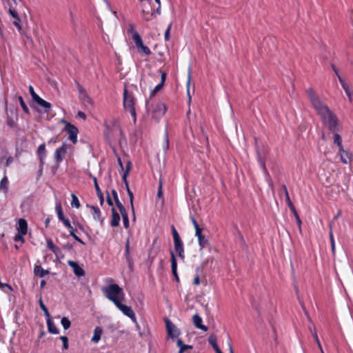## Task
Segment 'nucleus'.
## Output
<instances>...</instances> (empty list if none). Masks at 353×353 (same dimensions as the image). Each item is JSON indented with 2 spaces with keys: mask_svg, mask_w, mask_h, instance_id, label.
<instances>
[{
  "mask_svg": "<svg viewBox=\"0 0 353 353\" xmlns=\"http://www.w3.org/2000/svg\"><path fill=\"white\" fill-rule=\"evenodd\" d=\"M107 299L117 304L123 302L125 298V294L123 289L116 283L110 284L103 289Z\"/></svg>",
  "mask_w": 353,
  "mask_h": 353,
  "instance_id": "nucleus-1",
  "label": "nucleus"
},
{
  "mask_svg": "<svg viewBox=\"0 0 353 353\" xmlns=\"http://www.w3.org/2000/svg\"><path fill=\"white\" fill-rule=\"evenodd\" d=\"M306 92L312 106L317 111L321 117L330 111L328 107L320 100L312 88H308Z\"/></svg>",
  "mask_w": 353,
  "mask_h": 353,
  "instance_id": "nucleus-2",
  "label": "nucleus"
},
{
  "mask_svg": "<svg viewBox=\"0 0 353 353\" xmlns=\"http://www.w3.org/2000/svg\"><path fill=\"white\" fill-rule=\"evenodd\" d=\"M145 105L147 110L151 113L152 118L155 119L162 117L166 112L165 105L161 102L150 103L148 101Z\"/></svg>",
  "mask_w": 353,
  "mask_h": 353,
  "instance_id": "nucleus-3",
  "label": "nucleus"
},
{
  "mask_svg": "<svg viewBox=\"0 0 353 353\" xmlns=\"http://www.w3.org/2000/svg\"><path fill=\"white\" fill-rule=\"evenodd\" d=\"M123 106L124 108L129 111L131 116L133 117L134 121H136L137 114L135 110V98L134 96L128 93L126 88H125L123 92Z\"/></svg>",
  "mask_w": 353,
  "mask_h": 353,
  "instance_id": "nucleus-4",
  "label": "nucleus"
},
{
  "mask_svg": "<svg viewBox=\"0 0 353 353\" xmlns=\"http://www.w3.org/2000/svg\"><path fill=\"white\" fill-rule=\"evenodd\" d=\"M321 119L324 125L332 132L339 131V123L337 117L331 112L322 116Z\"/></svg>",
  "mask_w": 353,
  "mask_h": 353,
  "instance_id": "nucleus-5",
  "label": "nucleus"
},
{
  "mask_svg": "<svg viewBox=\"0 0 353 353\" xmlns=\"http://www.w3.org/2000/svg\"><path fill=\"white\" fill-rule=\"evenodd\" d=\"M60 122L65 125L63 130L68 133L69 140L75 144L77 142V134L79 132L78 128L70 123L66 121L65 119H61Z\"/></svg>",
  "mask_w": 353,
  "mask_h": 353,
  "instance_id": "nucleus-6",
  "label": "nucleus"
},
{
  "mask_svg": "<svg viewBox=\"0 0 353 353\" xmlns=\"http://www.w3.org/2000/svg\"><path fill=\"white\" fill-rule=\"evenodd\" d=\"M214 259L212 257L208 258L205 260L201 265V267H198L196 268V274L194 279L193 284L195 285H198L200 284V276L199 273L202 271L203 269H205L210 266V268L212 271H214V268L212 267V264L214 262Z\"/></svg>",
  "mask_w": 353,
  "mask_h": 353,
  "instance_id": "nucleus-7",
  "label": "nucleus"
},
{
  "mask_svg": "<svg viewBox=\"0 0 353 353\" xmlns=\"http://www.w3.org/2000/svg\"><path fill=\"white\" fill-rule=\"evenodd\" d=\"M165 322L168 336L172 339L177 338L180 334L179 330L170 319H165Z\"/></svg>",
  "mask_w": 353,
  "mask_h": 353,
  "instance_id": "nucleus-8",
  "label": "nucleus"
},
{
  "mask_svg": "<svg viewBox=\"0 0 353 353\" xmlns=\"http://www.w3.org/2000/svg\"><path fill=\"white\" fill-rule=\"evenodd\" d=\"M115 305L123 312V314L128 316L134 322H137V318L135 314L131 307L125 305L122 302H119Z\"/></svg>",
  "mask_w": 353,
  "mask_h": 353,
  "instance_id": "nucleus-9",
  "label": "nucleus"
},
{
  "mask_svg": "<svg viewBox=\"0 0 353 353\" xmlns=\"http://www.w3.org/2000/svg\"><path fill=\"white\" fill-rule=\"evenodd\" d=\"M66 153L67 145L65 143H63L61 147L56 149L54 151V157L57 165H59L63 160Z\"/></svg>",
  "mask_w": 353,
  "mask_h": 353,
  "instance_id": "nucleus-10",
  "label": "nucleus"
},
{
  "mask_svg": "<svg viewBox=\"0 0 353 353\" xmlns=\"http://www.w3.org/2000/svg\"><path fill=\"white\" fill-rule=\"evenodd\" d=\"M339 154L340 155L341 162L344 164L350 162L353 158L352 153L348 150H344L343 148L339 150Z\"/></svg>",
  "mask_w": 353,
  "mask_h": 353,
  "instance_id": "nucleus-11",
  "label": "nucleus"
},
{
  "mask_svg": "<svg viewBox=\"0 0 353 353\" xmlns=\"http://www.w3.org/2000/svg\"><path fill=\"white\" fill-rule=\"evenodd\" d=\"M79 99L84 105H92V101L90 97L88 95L85 90L81 86L78 87Z\"/></svg>",
  "mask_w": 353,
  "mask_h": 353,
  "instance_id": "nucleus-12",
  "label": "nucleus"
},
{
  "mask_svg": "<svg viewBox=\"0 0 353 353\" xmlns=\"http://www.w3.org/2000/svg\"><path fill=\"white\" fill-rule=\"evenodd\" d=\"M68 264L72 268L73 272L77 276L81 277L85 275V273L84 270L75 261H68Z\"/></svg>",
  "mask_w": 353,
  "mask_h": 353,
  "instance_id": "nucleus-13",
  "label": "nucleus"
},
{
  "mask_svg": "<svg viewBox=\"0 0 353 353\" xmlns=\"http://www.w3.org/2000/svg\"><path fill=\"white\" fill-rule=\"evenodd\" d=\"M159 72L161 74V82L152 90L150 96L154 95L157 92H158L163 88L165 83L167 73L161 70H159Z\"/></svg>",
  "mask_w": 353,
  "mask_h": 353,
  "instance_id": "nucleus-14",
  "label": "nucleus"
},
{
  "mask_svg": "<svg viewBox=\"0 0 353 353\" xmlns=\"http://www.w3.org/2000/svg\"><path fill=\"white\" fill-rule=\"evenodd\" d=\"M174 246L175 251L178 253L179 256L181 259H184V250H183V243L181 239L174 241Z\"/></svg>",
  "mask_w": 353,
  "mask_h": 353,
  "instance_id": "nucleus-15",
  "label": "nucleus"
},
{
  "mask_svg": "<svg viewBox=\"0 0 353 353\" xmlns=\"http://www.w3.org/2000/svg\"><path fill=\"white\" fill-rule=\"evenodd\" d=\"M281 189H282V190H283V193L285 194V201L287 202V204H288V207L290 208V210L292 211V212L293 214H296L295 207H294V205H293L292 202L290 200V198L289 193H288V191L286 185H282Z\"/></svg>",
  "mask_w": 353,
  "mask_h": 353,
  "instance_id": "nucleus-16",
  "label": "nucleus"
},
{
  "mask_svg": "<svg viewBox=\"0 0 353 353\" xmlns=\"http://www.w3.org/2000/svg\"><path fill=\"white\" fill-rule=\"evenodd\" d=\"M192 322L196 328L203 331H207V326L202 324V319L198 314H196L192 316Z\"/></svg>",
  "mask_w": 353,
  "mask_h": 353,
  "instance_id": "nucleus-17",
  "label": "nucleus"
},
{
  "mask_svg": "<svg viewBox=\"0 0 353 353\" xmlns=\"http://www.w3.org/2000/svg\"><path fill=\"white\" fill-rule=\"evenodd\" d=\"M37 154L39 158V162L41 163V167L44 164V159L46 156V145L45 143L41 144L37 149Z\"/></svg>",
  "mask_w": 353,
  "mask_h": 353,
  "instance_id": "nucleus-18",
  "label": "nucleus"
},
{
  "mask_svg": "<svg viewBox=\"0 0 353 353\" xmlns=\"http://www.w3.org/2000/svg\"><path fill=\"white\" fill-rule=\"evenodd\" d=\"M170 256H171V268H172V272L173 276H174L175 279L178 281H179V276L177 274V263L176 259L175 257V255L173 252H170Z\"/></svg>",
  "mask_w": 353,
  "mask_h": 353,
  "instance_id": "nucleus-19",
  "label": "nucleus"
},
{
  "mask_svg": "<svg viewBox=\"0 0 353 353\" xmlns=\"http://www.w3.org/2000/svg\"><path fill=\"white\" fill-rule=\"evenodd\" d=\"M17 229L18 232H20L22 234H26L28 232V223L26 220L24 219H19Z\"/></svg>",
  "mask_w": 353,
  "mask_h": 353,
  "instance_id": "nucleus-20",
  "label": "nucleus"
},
{
  "mask_svg": "<svg viewBox=\"0 0 353 353\" xmlns=\"http://www.w3.org/2000/svg\"><path fill=\"white\" fill-rule=\"evenodd\" d=\"M339 82L343 88L346 95L347 96L348 100L350 102L352 101V92H351L349 85L345 82V81L341 78L339 77Z\"/></svg>",
  "mask_w": 353,
  "mask_h": 353,
  "instance_id": "nucleus-21",
  "label": "nucleus"
},
{
  "mask_svg": "<svg viewBox=\"0 0 353 353\" xmlns=\"http://www.w3.org/2000/svg\"><path fill=\"white\" fill-rule=\"evenodd\" d=\"M120 222V216L119 213L117 212L116 210L112 207V220L110 221V225L112 227H117L119 225Z\"/></svg>",
  "mask_w": 353,
  "mask_h": 353,
  "instance_id": "nucleus-22",
  "label": "nucleus"
},
{
  "mask_svg": "<svg viewBox=\"0 0 353 353\" xmlns=\"http://www.w3.org/2000/svg\"><path fill=\"white\" fill-rule=\"evenodd\" d=\"M35 102L43 108L44 112L46 113H49L50 112L51 104L49 102L45 101L41 97H39V99H37V100Z\"/></svg>",
  "mask_w": 353,
  "mask_h": 353,
  "instance_id": "nucleus-23",
  "label": "nucleus"
},
{
  "mask_svg": "<svg viewBox=\"0 0 353 353\" xmlns=\"http://www.w3.org/2000/svg\"><path fill=\"white\" fill-rule=\"evenodd\" d=\"M91 177L93 179V181H94V188H95V190H96V192H97V194L100 200V204L101 205H102L103 204V202H104V199H103V194L99 188V185L98 184V182H97V179L95 176H93L91 175Z\"/></svg>",
  "mask_w": 353,
  "mask_h": 353,
  "instance_id": "nucleus-24",
  "label": "nucleus"
},
{
  "mask_svg": "<svg viewBox=\"0 0 353 353\" xmlns=\"http://www.w3.org/2000/svg\"><path fill=\"white\" fill-rule=\"evenodd\" d=\"M102 333V328L100 327H96L95 329L94 330V334L91 339V341L94 343H97L101 339Z\"/></svg>",
  "mask_w": 353,
  "mask_h": 353,
  "instance_id": "nucleus-25",
  "label": "nucleus"
},
{
  "mask_svg": "<svg viewBox=\"0 0 353 353\" xmlns=\"http://www.w3.org/2000/svg\"><path fill=\"white\" fill-rule=\"evenodd\" d=\"M34 273L36 276L42 278L50 273L49 270H44L41 265H35Z\"/></svg>",
  "mask_w": 353,
  "mask_h": 353,
  "instance_id": "nucleus-26",
  "label": "nucleus"
},
{
  "mask_svg": "<svg viewBox=\"0 0 353 353\" xmlns=\"http://www.w3.org/2000/svg\"><path fill=\"white\" fill-rule=\"evenodd\" d=\"M141 13L143 15V18L145 21H149L150 20L151 17H156L155 12H152L148 7H143L141 10Z\"/></svg>",
  "mask_w": 353,
  "mask_h": 353,
  "instance_id": "nucleus-27",
  "label": "nucleus"
},
{
  "mask_svg": "<svg viewBox=\"0 0 353 353\" xmlns=\"http://www.w3.org/2000/svg\"><path fill=\"white\" fill-rule=\"evenodd\" d=\"M90 208L93 219L97 221H101L102 223L103 220L101 219V212L100 209L98 207L94 205L90 206Z\"/></svg>",
  "mask_w": 353,
  "mask_h": 353,
  "instance_id": "nucleus-28",
  "label": "nucleus"
},
{
  "mask_svg": "<svg viewBox=\"0 0 353 353\" xmlns=\"http://www.w3.org/2000/svg\"><path fill=\"white\" fill-rule=\"evenodd\" d=\"M195 235L198 238V241L201 247V249H203L208 244V240L205 238L204 235L202 234V231L199 232V234L195 233Z\"/></svg>",
  "mask_w": 353,
  "mask_h": 353,
  "instance_id": "nucleus-29",
  "label": "nucleus"
},
{
  "mask_svg": "<svg viewBox=\"0 0 353 353\" xmlns=\"http://www.w3.org/2000/svg\"><path fill=\"white\" fill-rule=\"evenodd\" d=\"M47 326L49 332L54 334H59V331L57 328L54 323L51 320L50 317L47 319Z\"/></svg>",
  "mask_w": 353,
  "mask_h": 353,
  "instance_id": "nucleus-30",
  "label": "nucleus"
},
{
  "mask_svg": "<svg viewBox=\"0 0 353 353\" xmlns=\"http://www.w3.org/2000/svg\"><path fill=\"white\" fill-rule=\"evenodd\" d=\"M309 330L311 332V334H312L317 345H318V347L319 348L320 351L321 353H324L323 350V348H322V346H321V344L320 343V341L319 339V337H318V335H317V333H316V329L314 327H312V326H310L309 327Z\"/></svg>",
  "mask_w": 353,
  "mask_h": 353,
  "instance_id": "nucleus-31",
  "label": "nucleus"
},
{
  "mask_svg": "<svg viewBox=\"0 0 353 353\" xmlns=\"http://www.w3.org/2000/svg\"><path fill=\"white\" fill-rule=\"evenodd\" d=\"M332 227V221L330 222L329 224V228H330L329 236H330V243H331L332 252L333 254H335V242H334V239Z\"/></svg>",
  "mask_w": 353,
  "mask_h": 353,
  "instance_id": "nucleus-32",
  "label": "nucleus"
},
{
  "mask_svg": "<svg viewBox=\"0 0 353 353\" xmlns=\"http://www.w3.org/2000/svg\"><path fill=\"white\" fill-rule=\"evenodd\" d=\"M132 39L138 48L143 45L142 39L137 32H134V35H132Z\"/></svg>",
  "mask_w": 353,
  "mask_h": 353,
  "instance_id": "nucleus-33",
  "label": "nucleus"
},
{
  "mask_svg": "<svg viewBox=\"0 0 353 353\" xmlns=\"http://www.w3.org/2000/svg\"><path fill=\"white\" fill-rule=\"evenodd\" d=\"M132 39L138 48L143 45L142 39L137 32H134V35H132Z\"/></svg>",
  "mask_w": 353,
  "mask_h": 353,
  "instance_id": "nucleus-34",
  "label": "nucleus"
},
{
  "mask_svg": "<svg viewBox=\"0 0 353 353\" xmlns=\"http://www.w3.org/2000/svg\"><path fill=\"white\" fill-rule=\"evenodd\" d=\"M132 39L138 48L143 45L142 39L137 32H134V35H132Z\"/></svg>",
  "mask_w": 353,
  "mask_h": 353,
  "instance_id": "nucleus-35",
  "label": "nucleus"
},
{
  "mask_svg": "<svg viewBox=\"0 0 353 353\" xmlns=\"http://www.w3.org/2000/svg\"><path fill=\"white\" fill-rule=\"evenodd\" d=\"M132 39L138 48L143 45L142 39L137 32H134V35H132Z\"/></svg>",
  "mask_w": 353,
  "mask_h": 353,
  "instance_id": "nucleus-36",
  "label": "nucleus"
},
{
  "mask_svg": "<svg viewBox=\"0 0 353 353\" xmlns=\"http://www.w3.org/2000/svg\"><path fill=\"white\" fill-rule=\"evenodd\" d=\"M0 190H3V192L6 193L8 190V179L5 176L0 182Z\"/></svg>",
  "mask_w": 353,
  "mask_h": 353,
  "instance_id": "nucleus-37",
  "label": "nucleus"
},
{
  "mask_svg": "<svg viewBox=\"0 0 353 353\" xmlns=\"http://www.w3.org/2000/svg\"><path fill=\"white\" fill-rule=\"evenodd\" d=\"M333 133H334V144H335L338 146L339 150L341 148H343V145H342V138L340 136V134H338L336 132H333Z\"/></svg>",
  "mask_w": 353,
  "mask_h": 353,
  "instance_id": "nucleus-38",
  "label": "nucleus"
},
{
  "mask_svg": "<svg viewBox=\"0 0 353 353\" xmlns=\"http://www.w3.org/2000/svg\"><path fill=\"white\" fill-rule=\"evenodd\" d=\"M208 343L212 346L213 349L215 350L218 349L219 346L217 345V339L214 334H211L208 338Z\"/></svg>",
  "mask_w": 353,
  "mask_h": 353,
  "instance_id": "nucleus-39",
  "label": "nucleus"
},
{
  "mask_svg": "<svg viewBox=\"0 0 353 353\" xmlns=\"http://www.w3.org/2000/svg\"><path fill=\"white\" fill-rule=\"evenodd\" d=\"M257 154H258V160H259V163L260 164V166L261 168H262L263 172L265 174H268V170L265 167V160L261 156V154H259V151L257 150Z\"/></svg>",
  "mask_w": 353,
  "mask_h": 353,
  "instance_id": "nucleus-40",
  "label": "nucleus"
},
{
  "mask_svg": "<svg viewBox=\"0 0 353 353\" xmlns=\"http://www.w3.org/2000/svg\"><path fill=\"white\" fill-rule=\"evenodd\" d=\"M6 2L8 8H17L21 3V0H6Z\"/></svg>",
  "mask_w": 353,
  "mask_h": 353,
  "instance_id": "nucleus-41",
  "label": "nucleus"
},
{
  "mask_svg": "<svg viewBox=\"0 0 353 353\" xmlns=\"http://www.w3.org/2000/svg\"><path fill=\"white\" fill-rule=\"evenodd\" d=\"M55 210L58 216V218L60 221L63 220L64 218H65L63 215L62 207L61 203H57L55 206Z\"/></svg>",
  "mask_w": 353,
  "mask_h": 353,
  "instance_id": "nucleus-42",
  "label": "nucleus"
},
{
  "mask_svg": "<svg viewBox=\"0 0 353 353\" xmlns=\"http://www.w3.org/2000/svg\"><path fill=\"white\" fill-rule=\"evenodd\" d=\"M8 12L14 19L17 21H21L17 10V8H8Z\"/></svg>",
  "mask_w": 353,
  "mask_h": 353,
  "instance_id": "nucleus-43",
  "label": "nucleus"
},
{
  "mask_svg": "<svg viewBox=\"0 0 353 353\" xmlns=\"http://www.w3.org/2000/svg\"><path fill=\"white\" fill-rule=\"evenodd\" d=\"M71 197H72L71 205L72 207H75L76 208H79L81 205H80V202L79 201L78 197L74 194H72Z\"/></svg>",
  "mask_w": 353,
  "mask_h": 353,
  "instance_id": "nucleus-44",
  "label": "nucleus"
},
{
  "mask_svg": "<svg viewBox=\"0 0 353 353\" xmlns=\"http://www.w3.org/2000/svg\"><path fill=\"white\" fill-rule=\"evenodd\" d=\"M61 323L65 330H68L71 325L70 321L68 317L65 316L61 319Z\"/></svg>",
  "mask_w": 353,
  "mask_h": 353,
  "instance_id": "nucleus-45",
  "label": "nucleus"
},
{
  "mask_svg": "<svg viewBox=\"0 0 353 353\" xmlns=\"http://www.w3.org/2000/svg\"><path fill=\"white\" fill-rule=\"evenodd\" d=\"M39 305H40L41 309L43 311L45 316L47 318H50V313L48 312V308L44 305V303H43V302L41 299H40V300H39Z\"/></svg>",
  "mask_w": 353,
  "mask_h": 353,
  "instance_id": "nucleus-46",
  "label": "nucleus"
},
{
  "mask_svg": "<svg viewBox=\"0 0 353 353\" xmlns=\"http://www.w3.org/2000/svg\"><path fill=\"white\" fill-rule=\"evenodd\" d=\"M190 83H191V69L189 68L188 69V81H187L186 87H187V93H188V95L190 101V99H191L190 98Z\"/></svg>",
  "mask_w": 353,
  "mask_h": 353,
  "instance_id": "nucleus-47",
  "label": "nucleus"
},
{
  "mask_svg": "<svg viewBox=\"0 0 353 353\" xmlns=\"http://www.w3.org/2000/svg\"><path fill=\"white\" fill-rule=\"evenodd\" d=\"M19 103H20L21 107V108L23 109V110L26 113L28 114V113H29V109H28V108L27 105L26 104V103H25V101H24V100H23V97H19Z\"/></svg>",
  "mask_w": 353,
  "mask_h": 353,
  "instance_id": "nucleus-48",
  "label": "nucleus"
},
{
  "mask_svg": "<svg viewBox=\"0 0 353 353\" xmlns=\"http://www.w3.org/2000/svg\"><path fill=\"white\" fill-rule=\"evenodd\" d=\"M69 229H70V235L72 236L76 241H77L80 243L84 245L85 243L78 236H77L75 234L73 227L72 226V228H69Z\"/></svg>",
  "mask_w": 353,
  "mask_h": 353,
  "instance_id": "nucleus-49",
  "label": "nucleus"
},
{
  "mask_svg": "<svg viewBox=\"0 0 353 353\" xmlns=\"http://www.w3.org/2000/svg\"><path fill=\"white\" fill-rule=\"evenodd\" d=\"M28 89L33 101L35 102L37 100V99H39L40 97L34 92V88L32 85H30Z\"/></svg>",
  "mask_w": 353,
  "mask_h": 353,
  "instance_id": "nucleus-50",
  "label": "nucleus"
},
{
  "mask_svg": "<svg viewBox=\"0 0 353 353\" xmlns=\"http://www.w3.org/2000/svg\"><path fill=\"white\" fill-rule=\"evenodd\" d=\"M60 339L61 340L63 343V348L65 350L68 349V339L65 336H60Z\"/></svg>",
  "mask_w": 353,
  "mask_h": 353,
  "instance_id": "nucleus-51",
  "label": "nucleus"
},
{
  "mask_svg": "<svg viewBox=\"0 0 353 353\" xmlns=\"http://www.w3.org/2000/svg\"><path fill=\"white\" fill-rule=\"evenodd\" d=\"M172 234L174 241L181 239V237L174 225L172 226Z\"/></svg>",
  "mask_w": 353,
  "mask_h": 353,
  "instance_id": "nucleus-52",
  "label": "nucleus"
},
{
  "mask_svg": "<svg viewBox=\"0 0 353 353\" xmlns=\"http://www.w3.org/2000/svg\"><path fill=\"white\" fill-rule=\"evenodd\" d=\"M163 196V183L161 179L159 180L158 192H157V197L161 198Z\"/></svg>",
  "mask_w": 353,
  "mask_h": 353,
  "instance_id": "nucleus-53",
  "label": "nucleus"
},
{
  "mask_svg": "<svg viewBox=\"0 0 353 353\" xmlns=\"http://www.w3.org/2000/svg\"><path fill=\"white\" fill-rule=\"evenodd\" d=\"M128 194L129 196V198H130V205H131V208H132V212H134V205H133V193L132 192V191L130 190V188H128Z\"/></svg>",
  "mask_w": 353,
  "mask_h": 353,
  "instance_id": "nucleus-54",
  "label": "nucleus"
},
{
  "mask_svg": "<svg viewBox=\"0 0 353 353\" xmlns=\"http://www.w3.org/2000/svg\"><path fill=\"white\" fill-rule=\"evenodd\" d=\"M163 149L165 152H166V151L169 149V139L167 134L165 136V140L163 144Z\"/></svg>",
  "mask_w": 353,
  "mask_h": 353,
  "instance_id": "nucleus-55",
  "label": "nucleus"
},
{
  "mask_svg": "<svg viewBox=\"0 0 353 353\" xmlns=\"http://www.w3.org/2000/svg\"><path fill=\"white\" fill-rule=\"evenodd\" d=\"M25 234H22L20 232H18L14 238V241L17 242V241H21L22 243H24V238H23V236Z\"/></svg>",
  "mask_w": 353,
  "mask_h": 353,
  "instance_id": "nucleus-56",
  "label": "nucleus"
},
{
  "mask_svg": "<svg viewBox=\"0 0 353 353\" xmlns=\"http://www.w3.org/2000/svg\"><path fill=\"white\" fill-rule=\"evenodd\" d=\"M171 27H172V23H170L168 28L166 29L165 32V39L166 41H169L170 39V30H171Z\"/></svg>",
  "mask_w": 353,
  "mask_h": 353,
  "instance_id": "nucleus-57",
  "label": "nucleus"
},
{
  "mask_svg": "<svg viewBox=\"0 0 353 353\" xmlns=\"http://www.w3.org/2000/svg\"><path fill=\"white\" fill-rule=\"evenodd\" d=\"M129 170H130V165L128 164V165H127L126 170H125V172L123 173V176H122V179H123V182H124L125 185H127V183H128V181H127V176H128V175Z\"/></svg>",
  "mask_w": 353,
  "mask_h": 353,
  "instance_id": "nucleus-58",
  "label": "nucleus"
},
{
  "mask_svg": "<svg viewBox=\"0 0 353 353\" xmlns=\"http://www.w3.org/2000/svg\"><path fill=\"white\" fill-rule=\"evenodd\" d=\"M139 48L141 49V50L143 51V52L145 55H150L151 54V51L149 49V48L145 46H144V44L141 47H140Z\"/></svg>",
  "mask_w": 353,
  "mask_h": 353,
  "instance_id": "nucleus-59",
  "label": "nucleus"
},
{
  "mask_svg": "<svg viewBox=\"0 0 353 353\" xmlns=\"http://www.w3.org/2000/svg\"><path fill=\"white\" fill-rule=\"evenodd\" d=\"M53 253L55 254V256L58 259L63 257L62 252H61V249L59 247L57 248V249L54 250V252H53Z\"/></svg>",
  "mask_w": 353,
  "mask_h": 353,
  "instance_id": "nucleus-60",
  "label": "nucleus"
},
{
  "mask_svg": "<svg viewBox=\"0 0 353 353\" xmlns=\"http://www.w3.org/2000/svg\"><path fill=\"white\" fill-rule=\"evenodd\" d=\"M61 221L63 222V225L68 228H72V225L70 222V221L66 219V218H64L63 220H61Z\"/></svg>",
  "mask_w": 353,
  "mask_h": 353,
  "instance_id": "nucleus-61",
  "label": "nucleus"
},
{
  "mask_svg": "<svg viewBox=\"0 0 353 353\" xmlns=\"http://www.w3.org/2000/svg\"><path fill=\"white\" fill-rule=\"evenodd\" d=\"M46 244H47V248L50 250L51 249V248L54 247L55 245L54 244L52 239L50 238H48L46 239Z\"/></svg>",
  "mask_w": 353,
  "mask_h": 353,
  "instance_id": "nucleus-62",
  "label": "nucleus"
},
{
  "mask_svg": "<svg viewBox=\"0 0 353 353\" xmlns=\"http://www.w3.org/2000/svg\"><path fill=\"white\" fill-rule=\"evenodd\" d=\"M130 252V241L129 239L127 240L125 248V254L128 257Z\"/></svg>",
  "mask_w": 353,
  "mask_h": 353,
  "instance_id": "nucleus-63",
  "label": "nucleus"
},
{
  "mask_svg": "<svg viewBox=\"0 0 353 353\" xmlns=\"http://www.w3.org/2000/svg\"><path fill=\"white\" fill-rule=\"evenodd\" d=\"M192 347L191 345H185L181 347V350H179V353H183L187 350L192 349Z\"/></svg>",
  "mask_w": 353,
  "mask_h": 353,
  "instance_id": "nucleus-64",
  "label": "nucleus"
}]
</instances>
